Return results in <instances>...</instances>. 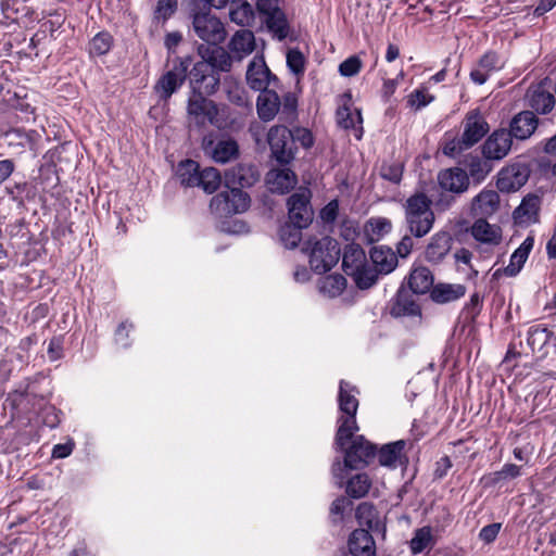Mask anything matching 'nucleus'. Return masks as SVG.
Masks as SVG:
<instances>
[{"mask_svg":"<svg viewBox=\"0 0 556 556\" xmlns=\"http://www.w3.org/2000/svg\"><path fill=\"white\" fill-rule=\"evenodd\" d=\"M358 393L356 387L352 386L345 380H341L339 383V409L342 415L338 419V430L336 433L334 444L343 448L348 441L352 438L353 433L358 431V426L355 419L358 400L355 396Z\"/></svg>","mask_w":556,"mask_h":556,"instance_id":"obj_1","label":"nucleus"},{"mask_svg":"<svg viewBox=\"0 0 556 556\" xmlns=\"http://www.w3.org/2000/svg\"><path fill=\"white\" fill-rule=\"evenodd\" d=\"M431 200L421 192L410 195L405 204V220L410 235L416 238L426 236L434 223Z\"/></svg>","mask_w":556,"mask_h":556,"instance_id":"obj_2","label":"nucleus"},{"mask_svg":"<svg viewBox=\"0 0 556 556\" xmlns=\"http://www.w3.org/2000/svg\"><path fill=\"white\" fill-rule=\"evenodd\" d=\"M308 253L312 270L321 275L329 271L340 260L341 250L336 239L325 236L320 239H308L303 247Z\"/></svg>","mask_w":556,"mask_h":556,"instance_id":"obj_3","label":"nucleus"},{"mask_svg":"<svg viewBox=\"0 0 556 556\" xmlns=\"http://www.w3.org/2000/svg\"><path fill=\"white\" fill-rule=\"evenodd\" d=\"M202 93H189L187 113L198 128L210 124L218 129H224L227 124L219 115L217 103Z\"/></svg>","mask_w":556,"mask_h":556,"instance_id":"obj_4","label":"nucleus"},{"mask_svg":"<svg viewBox=\"0 0 556 556\" xmlns=\"http://www.w3.org/2000/svg\"><path fill=\"white\" fill-rule=\"evenodd\" d=\"M267 142L270 149V156L279 165H289L298 152L293 142L291 129L285 125H275L267 132Z\"/></svg>","mask_w":556,"mask_h":556,"instance_id":"obj_5","label":"nucleus"},{"mask_svg":"<svg viewBox=\"0 0 556 556\" xmlns=\"http://www.w3.org/2000/svg\"><path fill=\"white\" fill-rule=\"evenodd\" d=\"M191 58H176L173 67L166 71L155 83L153 89L160 101L167 102L187 79Z\"/></svg>","mask_w":556,"mask_h":556,"instance_id":"obj_6","label":"nucleus"},{"mask_svg":"<svg viewBox=\"0 0 556 556\" xmlns=\"http://www.w3.org/2000/svg\"><path fill=\"white\" fill-rule=\"evenodd\" d=\"M226 188L211 199V211L220 217L245 212L250 206V195L239 187Z\"/></svg>","mask_w":556,"mask_h":556,"instance_id":"obj_7","label":"nucleus"},{"mask_svg":"<svg viewBox=\"0 0 556 556\" xmlns=\"http://www.w3.org/2000/svg\"><path fill=\"white\" fill-rule=\"evenodd\" d=\"M344 452L343 466L349 469H362L366 467L377 455L375 444L365 439L364 435H352L348 443L341 448Z\"/></svg>","mask_w":556,"mask_h":556,"instance_id":"obj_8","label":"nucleus"},{"mask_svg":"<svg viewBox=\"0 0 556 556\" xmlns=\"http://www.w3.org/2000/svg\"><path fill=\"white\" fill-rule=\"evenodd\" d=\"M192 29L208 46L222 43L227 36L222 21L211 14V12H194L192 15Z\"/></svg>","mask_w":556,"mask_h":556,"instance_id":"obj_9","label":"nucleus"},{"mask_svg":"<svg viewBox=\"0 0 556 556\" xmlns=\"http://www.w3.org/2000/svg\"><path fill=\"white\" fill-rule=\"evenodd\" d=\"M190 93L214 94L220 84V75L206 62H197L187 73Z\"/></svg>","mask_w":556,"mask_h":556,"instance_id":"obj_10","label":"nucleus"},{"mask_svg":"<svg viewBox=\"0 0 556 556\" xmlns=\"http://www.w3.org/2000/svg\"><path fill=\"white\" fill-rule=\"evenodd\" d=\"M205 155L214 162L225 164L239 156V144L233 138H220L214 132L205 135L201 143Z\"/></svg>","mask_w":556,"mask_h":556,"instance_id":"obj_11","label":"nucleus"},{"mask_svg":"<svg viewBox=\"0 0 556 556\" xmlns=\"http://www.w3.org/2000/svg\"><path fill=\"white\" fill-rule=\"evenodd\" d=\"M289 222L300 227L307 228L313 222V208L311 206V191L303 189L291 194L287 201Z\"/></svg>","mask_w":556,"mask_h":556,"instance_id":"obj_12","label":"nucleus"},{"mask_svg":"<svg viewBox=\"0 0 556 556\" xmlns=\"http://www.w3.org/2000/svg\"><path fill=\"white\" fill-rule=\"evenodd\" d=\"M529 177V165L525 163H513L498 172L496 187L501 192H516L526 185Z\"/></svg>","mask_w":556,"mask_h":556,"instance_id":"obj_13","label":"nucleus"},{"mask_svg":"<svg viewBox=\"0 0 556 556\" xmlns=\"http://www.w3.org/2000/svg\"><path fill=\"white\" fill-rule=\"evenodd\" d=\"M415 295L404 283L400 286L390 301V315L392 317H421V307Z\"/></svg>","mask_w":556,"mask_h":556,"instance_id":"obj_14","label":"nucleus"},{"mask_svg":"<svg viewBox=\"0 0 556 556\" xmlns=\"http://www.w3.org/2000/svg\"><path fill=\"white\" fill-rule=\"evenodd\" d=\"M463 125L462 143L465 148L469 149L478 143L490 130L489 123L478 110L468 112Z\"/></svg>","mask_w":556,"mask_h":556,"instance_id":"obj_15","label":"nucleus"},{"mask_svg":"<svg viewBox=\"0 0 556 556\" xmlns=\"http://www.w3.org/2000/svg\"><path fill=\"white\" fill-rule=\"evenodd\" d=\"M247 83L255 91L268 90V86L278 83V77L267 67L263 56H255L247 70Z\"/></svg>","mask_w":556,"mask_h":556,"instance_id":"obj_16","label":"nucleus"},{"mask_svg":"<svg viewBox=\"0 0 556 556\" xmlns=\"http://www.w3.org/2000/svg\"><path fill=\"white\" fill-rule=\"evenodd\" d=\"M513 139L506 128L494 130L482 144V155L486 160H502L510 151Z\"/></svg>","mask_w":556,"mask_h":556,"instance_id":"obj_17","label":"nucleus"},{"mask_svg":"<svg viewBox=\"0 0 556 556\" xmlns=\"http://www.w3.org/2000/svg\"><path fill=\"white\" fill-rule=\"evenodd\" d=\"M539 126V118L535 113L529 110L517 113L509 122L507 132L511 139L527 140L529 139Z\"/></svg>","mask_w":556,"mask_h":556,"instance_id":"obj_18","label":"nucleus"},{"mask_svg":"<svg viewBox=\"0 0 556 556\" xmlns=\"http://www.w3.org/2000/svg\"><path fill=\"white\" fill-rule=\"evenodd\" d=\"M198 52L203 59L201 62L210 64L211 68L217 71L219 75L220 72H229L232 66V60L236 59L235 55H230V53L219 45L206 47L201 45L198 47Z\"/></svg>","mask_w":556,"mask_h":556,"instance_id":"obj_19","label":"nucleus"},{"mask_svg":"<svg viewBox=\"0 0 556 556\" xmlns=\"http://www.w3.org/2000/svg\"><path fill=\"white\" fill-rule=\"evenodd\" d=\"M403 283L416 295L430 294L434 287V276L428 267L414 265Z\"/></svg>","mask_w":556,"mask_h":556,"instance_id":"obj_20","label":"nucleus"},{"mask_svg":"<svg viewBox=\"0 0 556 556\" xmlns=\"http://www.w3.org/2000/svg\"><path fill=\"white\" fill-rule=\"evenodd\" d=\"M504 66V62L495 51H486L477 63V66L473 67L470 72V79L476 85H483L489 76L502 70Z\"/></svg>","mask_w":556,"mask_h":556,"instance_id":"obj_21","label":"nucleus"},{"mask_svg":"<svg viewBox=\"0 0 556 556\" xmlns=\"http://www.w3.org/2000/svg\"><path fill=\"white\" fill-rule=\"evenodd\" d=\"M438 182L443 190L459 194L468 189L469 177L465 169L452 167L439 172Z\"/></svg>","mask_w":556,"mask_h":556,"instance_id":"obj_22","label":"nucleus"},{"mask_svg":"<svg viewBox=\"0 0 556 556\" xmlns=\"http://www.w3.org/2000/svg\"><path fill=\"white\" fill-rule=\"evenodd\" d=\"M256 169L251 165L238 164L228 169L225 174L226 187H239L240 189L249 188L258 180Z\"/></svg>","mask_w":556,"mask_h":556,"instance_id":"obj_23","label":"nucleus"},{"mask_svg":"<svg viewBox=\"0 0 556 556\" xmlns=\"http://www.w3.org/2000/svg\"><path fill=\"white\" fill-rule=\"evenodd\" d=\"M349 552L353 556H376V543L366 529H355L349 536Z\"/></svg>","mask_w":556,"mask_h":556,"instance_id":"obj_24","label":"nucleus"},{"mask_svg":"<svg viewBox=\"0 0 556 556\" xmlns=\"http://www.w3.org/2000/svg\"><path fill=\"white\" fill-rule=\"evenodd\" d=\"M500 208V195L495 190L483 189L471 201V214L476 217L492 216Z\"/></svg>","mask_w":556,"mask_h":556,"instance_id":"obj_25","label":"nucleus"},{"mask_svg":"<svg viewBox=\"0 0 556 556\" xmlns=\"http://www.w3.org/2000/svg\"><path fill=\"white\" fill-rule=\"evenodd\" d=\"M267 184L271 192L285 194L295 187L298 177L290 168L273 169L267 174Z\"/></svg>","mask_w":556,"mask_h":556,"instance_id":"obj_26","label":"nucleus"},{"mask_svg":"<svg viewBox=\"0 0 556 556\" xmlns=\"http://www.w3.org/2000/svg\"><path fill=\"white\" fill-rule=\"evenodd\" d=\"M369 255L375 269L382 275L393 271L399 263L396 253L387 245L372 247Z\"/></svg>","mask_w":556,"mask_h":556,"instance_id":"obj_27","label":"nucleus"},{"mask_svg":"<svg viewBox=\"0 0 556 556\" xmlns=\"http://www.w3.org/2000/svg\"><path fill=\"white\" fill-rule=\"evenodd\" d=\"M280 98L274 90H262L256 100V111L261 121L270 122L278 114Z\"/></svg>","mask_w":556,"mask_h":556,"instance_id":"obj_28","label":"nucleus"},{"mask_svg":"<svg viewBox=\"0 0 556 556\" xmlns=\"http://www.w3.org/2000/svg\"><path fill=\"white\" fill-rule=\"evenodd\" d=\"M467 288L462 283L439 282L430 291V299L437 304H446L459 300Z\"/></svg>","mask_w":556,"mask_h":556,"instance_id":"obj_29","label":"nucleus"},{"mask_svg":"<svg viewBox=\"0 0 556 556\" xmlns=\"http://www.w3.org/2000/svg\"><path fill=\"white\" fill-rule=\"evenodd\" d=\"M452 237L446 231L435 233L426 248L425 257L428 262L438 264L451 250Z\"/></svg>","mask_w":556,"mask_h":556,"instance_id":"obj_30","label":"nucleus"},{"mask_svg":"<svg viewBox=\"0 0 556 556\" xmlns=\"http://www.w3.org/2000/svg\"><path fill=\"white\" fill-rule=\"evenodd\" d=\"M486 217H479L472 224L471 236L482 243L498 244L502 239V231L498 226L490 225Z\"/></svg>","mask_w":556,"mask_h":556,"instance_id":"obj_31","label":"nucleus"},{"mask_svg":"<svg viewBox=\"0 0 556 556\" xmlns=\"http://www.w3.org/2000/svg\"><path fill=\"white\" fill-rule=\"evenodd\" d=\"M406 441L397 440L380 447L378 452L379 464L388 468H396L399 463H402V458H405L404 448Z\"/></svg>","mask_w":556,"mask_h":556,"instance_id":"obj_32","label":"nucleus"},{"mask_svg":"<svg viewBox=\"0 0 556 556\" xmlns=\"http://www.w3.org/2000/svg\"><path fill=\"white\" fill-rule=\"evenodd\" d=\"M229 50L238 61L247 54H250L255 48L254 35L251 30L241 29L235 33L228 43Z\"/></svg>","mask_w":556,"mask_h":556,"instance_id":"obj_33","label":"nucleus"},{"mask_svg":"<svg viewBox=\"0 0 556 556\" xmlns=\"http://www.w3.org/2000/svg\"><path fill=\"white\" fill-rule=\"evenodd\" d=\"M534 239L533 237H527L523 242L519 245L518 249L514 251L510 256L509 264L504 268V273L508 277H515L519 274L521 268L523 267L528 256L533 249Z\"/></svg>","mask_w":556,"mask_h":556,"instance_id":"obj_34","label":"nucleus"},{"mask_svg":"<svg viewBox=\"0 0 556 556\" xmlns=\"http://www.w3.org/2000/svg\"><path fill=\"white\" fill-rule=\"evenodd\" d=\"M366 262V253L359 244L351 243L345 247L342 255V268L348 276L362 268Z\"/></svg>","mask_w":556,"mask_h":556,"instance_id":"obj_35","label":"nucleus"},{"mask_svg":"<svg viewBox=\"0 0 556 556\" xmlns=\"http://www.w3.org/2000/svg\"><path fill=\"white\" fill-rule=\"evenodd\" d=\"M34 132H27L23 128H11L3 132V140L13 152L20 154L33 144L31 134Z\"/></svg>","mask_w":556,"mask_h":556,"instance_id":"obj_36","label":"nucleus"},{"mask_svg":"<svg viewBox=\"0 0 556 556\" xmlns=\"http://www.w3.org/2000/svg\"><path fill=\"white\" fill-rule=\"evenodd\" d=\"M540 210V198L534 194L526 195L519 206H517L513 213L516 220H538Z\"/></svg>","mask_w":556,"mask_h":556,"instance_id":"obj_37","label":"nucleus"},{"mask_svg":"<svg viewBox=\"0 0 556 556\" xmlns=\"http://www.w3.org/2000/svg\"><path fill=\"white\" fill-rule=\"evenodd\" d=\"M229 17L237 25L248 26L254 17L253 8L247 0H232L229 7Z\"/></svg>","mask_w":556,"mask_h":556,"instance_id":"obj_38","label":"nucleus"},{"mask_svg":"<svg viewBox=\"0 0 556 556\" xmlns=\"http://www.w3.org/2000/svg\"><path fill=\"white\" fill-rule=\"evenodd\" d=\"M529 106L538 114H548L555 106L554 96L541 88L532 91L529 97Z\"/></svg>","mask_w":556,"mask_h":556,"instance_id":"obj_39","label":"nucleus"},{"mask_svg":"<svg viewBox=\"0 0 556 556\" xmlns=\"http://www.w3.org/2000/svg\"><path fill=\"white\" fill-rule=\"evenodd\" d=\"M114 45V38L108 30L96 34L89 41L88 52L91 58L108 54Z\"/></svg>","mask_w":556,"mask_h":556,"instance_id":"obj_40","label":"nucleus"},{"mask_svg":"<svg viewBox=\"0 0 556 556\" xmlns=\"http://www.w3.org/2000/svg\"><path fill=\"white\" fill-rule=\"evenodd\" d=\"M200 172L199 163L190 159L181 161L177 167V176L185 187H195Z\"/></svg>","mask_w":556,"mask_h":556,"instance_id":"obj_41","label":"nucleus"},{"mask_svg":"<svg viewBox=\"0 0 556 556\" xmlns=\"http://www.w3.org/2000/svg\"><path fill=\"white\" fill-rule=\"evenodd\" d=\"M265 23L268 30L271 31L278 40H283L287 38L289 34V23L282 10L267 15L265 17Z\"/></svg>","mask_w":556,"mask_h":556,"instance_id":"obj_42","label":"nucleus"},{"mask_svg":"<svg viewBox=\"0 0 556 556\" xmlns=\"http://www.w3.org/2000/svg\"><path fill=\"white\" fill-rule=\"evenodd\" d=\"M371 480L367 473H356L346 483V493L352 498H362L367 495Z\"/></svg>","mask_w":556,"mask_h":556,"instance_id":"obj_43","label":"nucleus"},{"mask_svg":"<svg viewBox=\"0 0 556 556\" xmlns=\"http://www.w3.org/2000/svg\"><path fill=\"white\" fill-rule=\"evenodd\" d=\"M435 544V540L432 535V529L429 526L419 528L415 531L413 539L410 540V551L414 555L424 552L428 547H432Z\"/></svg>","mask_w":556,"mask_h":556,"instance_id":"obj_44","label":"nucleus"},{"mask_svg":"<svg viewBox=\"0 0 556 556\" xmlns=\"http://www.w3.org/2000/svg\"><path fill=\"white\" fill-rule=\"evenodd\" d=\"M302 229L293 223L287 222L279 228V239L287 249H294L302 240Z\"/></svg>","mask_w":556,"mask_h":556,"instance_id":"obj_45","label":"nucleus"},{"mask_svg":"<svg viewBox=\"0 0 556 556\" xmlns=\"http://www.w3.org/2000/svg\"><path fill=\"white\" fill-rule=\"evenodd\" d=\"M379 275L378 270L366 262L362 268L350 275V277L353 278L357 288L366 290L377 282Z\"/></svg>","mask_w":556,"mask_h":556,"instance_id":"obj_46","label":"nucleus"},{"mask_svg":"<svg viewBox=\"0 0 556 556\" xmlns=\"http://www.w3.org/2000/svg\"><path fill=\"white\" fill-rule=\"evenodd\" d=\"M222 184L219 172L214 167H206L200 172L197 187H201L206 193L215 192Z\"/></svg>","mask_w":556,"mask_h":556,"instance_id":"obj_47","label":"nucleus"},{"mask_svg":"<svg viewBox=\"0 0 556 556\" xmlns=\"http://www.w3.org/2000/svg\"><path fill=\"white\" fill-rule=\"evenodd\" d=\"M279 119L293 123L298 117V98L293 92H287L280 99Z\"/></svg>","mask_w":556,"mask_h":556,"instance_id":"obj_48","label":"nucleus"},{"mask_svg":"<svg viewBox=\"0 0 556 556\" xmlns=\"http://www.w3.org/2000/svg\"><path fill=\"white\" fill-rule=\"evenodd\" d=\"M551 331L540 325L531 326L528 330L527 344L532 352L542 350L549 340Z\"/></svg>","mask_w":556,"mask_h":556,"instance_id":"obj_49","label":"nucleus"},{"mask_svg":"<svg viewBox=\"0 0 556 556\" xmlns=\"http://www.w3.org/2000/svg\"><path fill=\"white\" fill-rule=\"evenodd\" d=\"M337 123L343 129H355L356 124H362L363 118L359 110L353 113L349 106H340L337 110Z\"/></svg>","mask_w":556,"mask_h":556,"instance_id":"obj_50","label":"nucleus"},{"mask_svg":"<svg viewBox=\"0 0 556 556\" xmlns=\"http://www.w3.org/2000/svg\"><path fill=\"white\" fill-rule=\"evenodd\" d=\"M488 161L486 159L483 161L479 156H472L467 164L468 177L470 176L473 181L480 184L491 172V166Z\"/></svg>","mask_w":556,"mask_h":556,"instance_id":"obj_51","label":"nucleus"},{"mask_svg":"<svg viewBox=\"0 0 556 556\" xmlns=\"http://www.w3.org/2000/svg\"><path fill=\"white\" fill-rule=\"evenodd\" d=\"M353 508V502L345 497V496H339L337 497L331 506H330V521L332 525L337 526L340 525L344 519V514L346 511H351Z\"/></svg>","mask_w":556,"mask_h":556,"instance_id":"obj_52","label":"nucleus"},{"mask_svg":"<svg viewBox=\"0 0 556 556\" xmlns=\"http://www.w3.org/2000/svg\"><path fill=\"white\" fill-rule=\"evenodd\" d=\"M346 287V279L340 275H329L325 278L321 291L334 298L340 295Z\"/></svg>","mask_w":556,"mask_h":556,"instance_id":"obj_53","label":"nucleus"},{"mask_svg":"<svg viewBox=\"0 0 556 556\" xmlns=\"http://www.w3.org/2000/svg\"><path fill=\"white\" fill-rule=\"evenodd\" d=\"M287 66L294 75H303L305 71V56L298 48L289 49L287 52Z\"/></svg>","mask_w":556,"mask_h":556,"instance_id":"obj_54","label":"nucleus"},{"mask_svg":"<svg viewBox=\"0 0 556 556\" xmlns=\"http://www.w3.org/2000/svg\"><path fill=\"white\" fill-rule=\"evenodd\" d=\"M426 88H418L414 90L407 98V104L415 111H419L434 101V96L427 93Z\"/></svg>","mask_w":556,"mask_h":556,"instance_id":"obj_55","label":"nucleus"},{"mask_svg":"<svg viewBox=\"0 0 556 556\" xmlns=\"http://www.w3.org/2000/svg\"><path fill=\"white\" fill-rule=\"evenodd\" d=\"M178 9L177 0H159L154 9V20L166 22Z\"/></svg>","mask_w":556,"mask_h":556,"instance_id":"obj_56","label":"nucleus"},{"mask_svg":"<svg viewBox=\"0 0 556 556\" xmlns=\"http://www.w3.org/2000/svg\"><path fill=\"white\" fill-rule=\"evenodd\" d=\"M227 98L231 103H233L240 108H244V109H249V110L252 108V102L249 98L248 91L244 90V88H242V87H239V86L231 87L227 92Z\"/></svg>","mask_w":556,"mask_h":556,"instance_id":"obj_57","label":"nucleus"},{"mask_svg":"<svg viewBox=\"0 0 556 556\" xmlns=\"http://www.w3.org/2000/svg\"><path fill=\"white\" fill-rule=\"evenodd\" d=\"M362 61L358 55H351L339 65V73L343 77H353L359 73Z\"/></svg>","mask_w":556,"mask_h":556,"instance_id":"obj_58","label":"nucleus"},{"mask_svg":"<svg viewBox=\"0 0 556 556\" xmlns=\"http://www.w3.org/2000/svg\"><path fill=\"white\" fill-rule=\"evenodd\" d=\"M403 175V166L399 163L382 164L380 167V176L393 184H400Z\"/></svg>","mask_w":556,"mask_h":556,"instance_id":"obj_59","label":"nucleus"},{"mask_svg":"<svg viewBox=\"0 0 556 556\" xmlns=\"http://www.w3.org/2000/svg\"><path fill=\"white\" fill-rule=\"evenodd\" d=\"M294 144L299 142L304 149H309L314 144V137L309 129L304 127H294L291 129Z\"/></svg>","mask_w":556,"mask_h":556,"instance_id":"obj_60","label":"nucleus"},{"mask_svg":"<svg viewBox=\"0 0 556 556\" xmlns=\"http://www.w3.org/2000/svg\"><path fill=\"white\" fill-rule=\"evenodd\" d=\"M374 505L371 503L364 502L356 507L355 517L361 525L366 523L370 527L374 518Z\"/></svg>","mask_w":556,"mask_h":556,"instance_id":"obj_61","label":"nucleus"},{"mask_svg":"<svg viewBox=\"0 0 556 556\" xmlns=\"http://www.w3.org/2000/svg\"><path fill=\"white\" fill-rule=\"evenodd\" d=\"M134 328V325L128 321L121 323L115 330V342L122 348L130 346L129 332Z\"/></svg>","mask_w":556,"mask_h":556,"instance_id":"obj_62","label":"nucleus"},{"mask_svg":"<svg viewBox=\"0 0 556 556\" xmlns=\"http://www.w3.org/2000/svg\"><path fill=\"white\" fill-rule=\"evenodd\" d=\"M483 298L475 292L464 306V312L473 320L482 309Z\"/></svg>","mask_w":556,"mask_h":556,"instance_id":"obj_63","label":"nucleus"},{"mask_svg":"<svg viewBox=\"0 0 556 556\" xmlns=\"http://www.w3.org/2000/svg\"><path fill=\"white\" fill-rule=\"evenodd\" d=\"M501 527L502 525L500 522L484 526L479 532V539L486 544L494 542L500 533Z\"/></svg>","mask_w":556,"mask_h":556,"instance_id":"obj_64","label":"nucleus"}]
</instances>
